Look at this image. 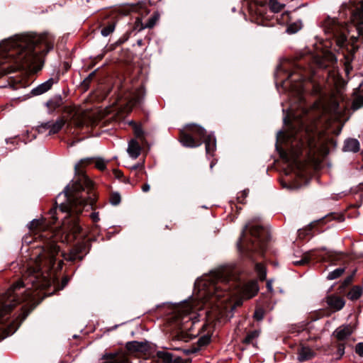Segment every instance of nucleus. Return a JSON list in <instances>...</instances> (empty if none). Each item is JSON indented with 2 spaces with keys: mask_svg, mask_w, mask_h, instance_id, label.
Returning a JSON list of instances; mask_svg holds the SVG:
<instances>
[{
  "mask_svg": "<svg viewBox=\"0 0 363 363\" xmlns=\"http://www.w3.org/2000/svg\"><path fill=\"white\" fill-rule=\"evenodd\" d=\"M355 352L361 357H363V342H359L355 346Z\"/></svg>",
  "mask_w": 363,
  "mask_h": 363,
  "instance_id": "37",
  "label": "nucleus"
},
{
  "mask_svg": "<svg viewBox=\"0 0 363 363\" xmlns=\"http://www.w3.org/2000/svg\"><path fill=\"white\" fill-rule=\"evenodd\" d=\"M145 28V24L143 23L142 19L140 18H137L134 23L133 29L137 31H140Z\"/></svg>",
  "mask_w": 363,
  "mask_h": 363,
  "instance_id": "32",
  "label": "nucleus"
},
{
  "mask_svg": "<svg viewBox=\"0 0 363 363\" xmlns=\"http://www.w3.org/2000/svg\"><path fill=\"white\" fill-rule=\"evenodd\" d=\"M135 133L137 137H140L142 135V130L139 128H135Z\"/></svg>",
  "mask_w": 363,
  "mask_h": 363,
  "instance_id": "47",
  "label": "nucleus"
},
{
  "mask_svg": "<svg viewBox=\"0 0 363 363\" xmlns=\"http://www.w3.org/2000/svg\"><path fill=\"white\" fill-rule=\"evenodd\" d=\"M179 339L184 340V341H186V340H185V339H184V337H183V335H181L179 337Z\"/></svg>",
  "mask_w": 363,
  "mask_h": 363,
  "instance_id": "55",
  "label": "nucleus"
},
{
  "mask_svg": "<svg viewBox=\"0 0 363 363\" xmlns=\"http://www.w3.org/2000/svg\"><path fill=\"white\" fill-rule=\"evenodd\" d=\"M345 41H346V37H345L344 35H340V36L338 38V39H337V44H338L340 46H341V47H342V46H343V45H344V44H345Z\"/></svg>",
  "mask_w": 363,
  "mask_h": 363,
  "instance_id": "43",
  "label": "nucleus"
},
{
  "mask_svg": "<svg viewBox=\"0 0 363 363\" xmlns=\"http://www.w3.org/2000/svg\"><path fill=\"white\" fill-rule=\"evenodd\" d=\"M202 140L206 145V150L207 154H211L214 152L216 147V139L211 135H206Z\"/></svg>",
  "mask_w": 363,
  "mask_h": 363,
  "instance_id": "18",
  "label": "nucleus"
},
{
  "mask_svg": "<svg viewBox=\"0 0 363 363\" xmlns=\"http://www.w3.org/2000/svg\"><path fill=\"white\" fill-rule=\"evenodd\" d=\"M91 218L94 222H97L99 220V213H92L91 214Z\"/></svg>",
  "mask_w": 363,
  "mask_h": 363,
  "instance_id": "45",
  "label": "nucleus"
},
{
  "mask_svg": "<svg viewBox=\"0 0 363 363\" xmlns=\"http://www.w3.org/2000/svg\"><path fill=\"white\" fill-rule=\"evenodd\" d=\"M315 62L319 67L325 68L328 65L325 62L324 58L317 57L315 58Z\"/></svg>",
  "mask_w": 363,
  "mask_h": 363,
  "instance_id": "39",
  "label": "nucleus"
},
{
  "mask_svg": "<svg viewBox=\"0 0 363 363\" xmlns=\"http://www.w3.org/2000/svg\"><path fill=\"white\" fill-rule=\"evenodd\" d=\"M50 224L45 219L33 220L29 225L30 233L35 239L44 240L43 246L33 253L35 261L28 265L23 280L13 284L0 296V330L1 338L13 334L33 309L34 297L31 288L45 289L54 281L52 269L59 247L51 240L54 233Z\"/></svg>",
  "mask_w": 363,
  "mask_h": 363,
  "instance_id": "1",
  "label": "nucleus"
},
{
  "mask_svg": "<svg viewBox=\"0 0 363 363\" xmlns=\"http://www.w3.org/2000/svg\"><path fill=\"white\" fill-rule=\"evenodd\" d=\"M106 164L107 162L102 158L95 159V167L101 171H104L106 168Z\"/></svg>",
  "mask_w": 363,
  "mask_h": 363,
  "instance_id": "30",
  "label": "nucleus"
},
{
  "mask_svg": "<svg viewBox=\"0 0 363 363\" xmlns=\"http://www.w3.org/2000/svg\"><path fill=\"white\" fill-rule=\"evenodd\" d=\"M126 347L129 351H140L143 347V345L141 342L133 341L128 342Z\"/></svg>",
  "mask_w": 363,
  "mask_h": 363,
  "instance_id": "24",
  "label": "nucleus"
},
{
  "mask_svg": "<svg viewBox=\"0 0 363 363\" xmlns=\"http://www.w3.org/2000/svg\"><path fill=\"white\" fill-rule=\"evenodd\" d=\"M281 156L283 159H285L286 160L289 161V159L288 158V155H287V153L286 152H283L281 154Z\"/></svg>",
  "mask_w": 363,
  "mask_h": 363,
  "instance_id": "52",
  "label": "nucleus"
},
{
  "mask_svg": "<svg viewBox=\"0 0 363 363\" xmlns=\"http://www.w3.org/2000/svg\"><path fill=\"white\" fill-rule=\"evenodd\" d=\"M254 317L257 320H260L263 318V311L261 309L257 310L255 312Z\"/></svg>",
  "mask_w": 363,
  "mask_h": 363,
  "instance_id": "41",
  "label": "nucleus"
},
{
  "mask_svg": "<svg viewBox=\"0 0 363 363\" xmlns=\"http://www.w3.org/2000/svg\"><path fill=\"white\" fill-rule=\"evenodd\" d=\"M358 318H355L349 323L337 327L333 333V337L338 342H345L356 331L358 326Z\"/></svg>",
  "mask_w": 363,
  "mask_h": 363,
  "instance_id": "7",
  "label": "nucleus"
},
{
  "mask_svg": "<svg viewBox=\"0 0 363 363\" xmlns=\"http://www.w3.org/2000/svg\"><path fill=\"white\" fill-rule=\"evenodd\" d=\"M157 21V16L151 17L147 21V22L145 24V28H152L155 25Z\"/></svg>",
  "mask_w": 363,
  "mask_h": 363,
  "instance_id": "36",
  "label": "nucleus"
},
{
  "mask_svg": "<svg viewBox=\"0 0 363 363\" xmlns=\"http://www.w3.org/2000/svg\"><path fill=\"white\" fill-rule=\"evenodd\" d=\"M233 269L229 267H221L211 273L206 281L212 285L208 289L211 299L215 298L224 303L230 301L238 293L245 298H250L257 294L259 288L255 281L245 284L241 289L227 291L229 287L225 284L233 280Z\"/></svg>",
  "mask_w": 363,
  "mask_h": 363,
  "instance_id": "4",
  "label": "nucleus"
},
{
  "mask_svg": "<svg viewBox=\"0 0 363 363\" xmlns=\"http://www.w3.org/2000/svg\"><path fill=\"white\" fill-rule=\"evenodd\" d=\"M46 105L50 110L53 111L61 105V99H56L50 100L47 102Z\"/></svg>",
  "mask_w": 363,
  "mask_h": 363,
  "instance_id": "29",
  "label": "nucleus"
},
{
  "mask_svg": "<svg viewBox=\"0 0 363 363\" xmlns=\"http://www.w3.org/2000/svg\"><path fill=\"white\" fill-rule=\"evenodd\" d=\"M99 119V118L94 117V113L87 111H76L70 118L67 123V128L72 125L77 128L84 125H93Z\"/></svg>",
  "mask_w": 363,
  "mask_h": 363,
  "instance_id": "6",
  "label": "nucleus"
},
{
  "mask_svg": "<svg viewBox=\"0 0 363 363\" xmlns=\"http://www.w3.org/2000/svg\"><path fill=\"white\" fill-rule=\"evenodd\" d=\"M259 336V332L257 330L252 331L249 333L245 339L243 340V342L245 344L252 343L253 341L257 339Z\"/></svg>",
  "mask_w": 363,
  "mask_h": 363,
  "instance_id": "27",
  "label": "nucleus"
},
{
  "mask_svg": "<svg viewBox=\"0 0 363 363\" xmlns=\"http://www.w3.org/2000/svg\"><path fill=\"white\" fill-rule=\"evenodd\" d=\"M315 356V352L308 347H301L298 350V359L305 362L311 359Z\"/></svg>",
  "mask_w": 363,
  "mask_h": 363,
  "instance_id": "15",
  "label": "nucleus"
},
{
  "mask_svg": "<svg viewBox=\"0 0 363 363\" xmlns=\"http://www.w3.org/2000/svg\"><path fill=\"white\" fill-rule=\"evenodd\" d=\"M150 189V186L148 184H145L142 186V190L144 192H147Z\"/></svg>",
  "mask_w": 363,
  "mask_h": 363,
  "instance_id": "46",
  "label": "nucleus"
},
{
  "mask_svg": "<svg viewBox=\"0 0 363 363\" xmlns=\"http://www.w3.org/2000/svg\"><path fill=\"white\" fill-rule=\"evenodd\" d=\"M192 307L189 303H183L177 307L172 316L170 318L171 323L178 327L182 333L190 330L192 325L195 323L191 315Z\"/></svg>",
  "mask_w": 363,
  "mask_h": 363,
  "instance_id": "5",
  "label": "nucleus"
},
{
  "mask_svg": "<svg viewBox=\"0 0 363 363\" xmlns=\"http://www.w3.org/2000/svg\"><path fill=\"white\" fill-rule=\"evenodd\" d=\"M124 359L123 357L114 356L106 360L105 363H123Z\"/></svg>",
  "mask_w": 363,
  "mask_h": 363,
  "instance_id": "35",
  "label": "nucleus"
},
{
  "mask_svg": "<svg viewBox=\"0 0 363 363\" xmlns=\"http://www.w3.org/2000/svg\"><path fill=\"white\" fill-rule=\"evenodd\" d=\"M52 47L53 38L48 33L17 35L9 40L5 45L9 56L17 55L16 69H28L33 72L41 69V66L35 67L33 65L37 60V52L35 49L38 48V52L47 53Z\"/></svg>",
  "mask_w": 363,
  "mask_h": 363,
  "instance_id": "3",
  "label": "nucleus"
},
{
  "mask_svg": "<svg viewBox=\"0 0 363 363\" xmlns=\"http://www.w3.org/2000/svg\"><path fill=\"white\" fill-rule=\"evenodd\" d=\"M357 30H358L359 35H363V21L360 22L357 25Z\"/></svg>",
  "mask_w": 363,
  "mask_h": 363,
  "instance_id": "44",
  "label": "nucleus"
},
{
  "mask_svg": "<svg viewBox=\"0 0 363 363\" xmlns=\"http://www.w3.org/2000/svg\"><path fill=\"white\" fill-rule=\"evenodd\" d=\"M311 259V254L306 253L303 255V257L300 260L294 261L293 263L295 265H303L307 264Z\"/></svg>",
  "mask_w": 363,
  "mask_h": 363,
  "instance_id": "31",
  "label": "nucleus"
},
{
  "mask_svg": "<svg viewBox=\"0 0 363 363\" xmlns=\"http://www.w3.org/2000/svg\"><path fill=\"white\" fill-rule=\"evenodd\" d=\"M131 172L134 174L135 177H139V174L140 172L146 173L145 171H144V164L143 163H138L132 167H130Z\"/></svg>",
  "mask_w": 363,
  "mask_h": 363,
  "instance_id": "23",
  "label": "nucleus"
},
{
  "mask_svg": "<svg viewBox=\"0 0 363 363\" xmlns=\"http://www.w3.org/2000/svg\"><path fill=\"white\" fill-rule=\"evenodd\" d=\"M186 132L191 135H194L196 138L202 140L206 135V130L201 126L196 124H189L186 126Z\"/></svg>",
  "mask_w": 363,
  "mask_h": 363,
  "instance_id": "13",
  "label": "nucleus"
},
{
  "mask_svg": "<svg viewBox=\"0 0 363 363\" xmlns=\"http://www.w3.org/2000/svg\"><path fill=\"white\" fill-rule=\"evenodd\" d=\"M93 159L81 160L75 166V177L70 184L65 189L64 192L57 195L55 205L59 206L61 212H66L70 218H65L62 221V230L63 233H72L74 235L80 233L81 227L78 218L72 214L82 212L86 204H92L91 191L93 188L92 182L84 174L82 167L91 163ZM57 206L49 211L50 218L55 223L57 220Z\"/></svg>",
  "mask_w": 363,
  "mask_h": 363,
  "instance_id": "2",
  "label": "nucleus"
},
{
  "mask_svg": "<svg viewBox=\"0 0 363 363\" xmlns=\"http://www.w3.org/2000/svg\"><path fill=\"white\" fill-rule=\"evenodd\" d=\"M66 121L63 118H58L56 121H48L43 123L38 126L40 133H45L48 131V135L55 134L58 133L65 125Z\"/></svg>",
  "mask_w": 363,
  "mask_h": 363,
  "instance_id": "8",
  "label": "nucleus"
},
{
  "mask_svg": "<svg viewBox=\"0 0 363 363\" xmlns=\"http://www.w3.org/2000/svg\"><path fill=\"white\" fill-rule=\"evenodd\" d=\"M159 357L163 359L164 363H172V355L168 352H159Z\"/></svg>",
  "mask_w": 363,
  "mask_h": 363,
  "instance_id": "33",
  "label": "nucleus"
},
{
  "mask_svg": "<svg viewBox=\"0 0 363 363\" xmlns=\"http://www.w3.org/2000/svg\"><path fill=\"white\" fill-rule=\"evenodd\" d=\"M144 96L145 91L144 89L141 86L130 95L127 101V106L129 108H131L137 104H139L143 99Z\"/></svg>",
  "mask_w": 363,
  "mask_h": 363,
  "instance_id": "9",
  "label": "nucleus"
},
{
  "mask_svg": "<svg viewBox=\"0 0 363 363\" xmlns=\"http://www.w3.org/2000/svg\"><path fill=\"white\" fill-rule=\"evenodd\" d=\"M267 286L269 289V291H272V281L269 280L267 281Z\"/></svg>",
  "mask_w": 363,
  "mask_h": 363,
  "instance_id": "48",
  "label": "nucleus"
},
{
  "mask_svg": "<svg viewBox=\"0 0 363 363\" xmlns=\"http://www.w3.org/2000/svg\"><path fill=\"white\" fill-rule=\"evenodd\" d=\"M116 23H110L107 26H104L101 31V33L103 36H108L111 33H112L115 30Z\"/></svg>",
  "mask_w": 363,
  "mask_h": 363,
  "instance_id": "25",
  "label": "nucleus"
},
{
  "mask_svg": "<svg viewBox=\"0 0 363 363\" xmlns=\"http://www.w3.org/2000/svg\"><path fill=\"white\" fill-rule=\"evenodd\" d=\"M114 174L116 177H120L123 175V173L120 170H114Z\"/></svg>",
  "mask_w": 363,
  "mask_h": 363,
  "instance_id": "49",
  "label": "nucleus"
},
{
  "mask_svg": "<svg viewBox=\"0 0 363 363\" xmlns=\"http://www.w3.org/2000/svg\"><path fill=\"white\" fill-rule=\"evenodd\" d=\"M301 91H302V86L300 84L299 86H298V89L297 90V92H298V94H301Z\"/></svg>",
  "mask_w": 363,
  "mask_h": 363,
  "instance_id": "54",
  "label": "nucleus"
},
{
  "mask_svg": "<svg viewBox=\"0 0 363 363\" xmlns=\"http://www.w3.org/2000/svg\"><path fill=\"white\" fill-rule=\"evenodd\" d=\"M110 202L113 205H118L121 202V196L118 193H113L111 195Z\"/></svg>",
  "mask_w": 363,
  "mask_h": 363,
  "instance_id": "34",
  "label": "nucleus"
},
{
  "mask_svg": "<svg viewBox=\"0 0 363 363\" xmlns=\"http://www.w3.org/2000/svg\"><path fill=\"white\" fill-rule=\"evenodd\" d=\"M255 269L259 278L261 280L265 279L267 275L265 267L262 264L259 263L256 264Z\"/></svg>",
  "mask_w": 363,
  "mask_h": 363,
  "instance_id": "26",
  "label": "nucleus"
},
{
  "mask_svg": "<svg viewBox=\"0 0 363 363\" xmlns=\"http://www.w3.org/2000/svg\"><path fill=\"white\" fill-rule=\"evenodd\" d=\"M180 141L183 145L189 147H198L201 144V141L196 142L193 136L186 130V127L181 131Z\"/></svg>",
  "mask_w": 363,
  "mask_h": 363,
  "instance_id": "10",
  "label": "nucleus"
},
{
  "mask_svg": "<svg viewBox=\"0 0 363 363\" xmlns=\"http://www.w3.org/2000/svg\"><path fill=\"white\" fill-rule=\"evenodd\" d=\"M1 71H2V69L0 67V73L1 72Z\"/></svg>",
  "mask_w": 363,
  "mask_h": 363,
  "instance_id": "56",
  "label": "nucleus"
},
{
  "mask_svg": "<svg viewBox=\"0 0 363 363\" xmlns=\"http://www.w3.org/2000/svg\"><path fill=\"white\" fill-rule=\"evenodd\" d=\"M127 152L132 159H137L139 157L141 152V146L136 140L132 139L128 142Z\"/></svg>",
  "mask_w": 363,
  "mask_h": 363,
  "instance_id": "12",
  "label": "nucleus"
},
{
  "mask_svg": "<svg viewBox=\"0 0 363 363\" xmlns=\"http://www.w3.org/2000/svg\"><path fill=\"white\" fill-rule=\"evenodd\" d=\"M363 106V86L360 88L358 95L354 99L353 107L358 109Z\"/></svg>",
  "mask_w": 363,
  "mask_h": 363,
  "instance_id": "21",
  "label": "nucleus"
},
{
  "mask_svg": "<svg viewBox=\"0 0 363 363\" xmlns=\"http://www.w3.org/2000/svg\"><path fill=\"white\" fill-rule=\"evenodd\" d=\"M352 280V276H350L349 277H347L345 280V284H350Z\"/></svg>",
  "mask_w": 363,
  "mask_h": 363,
  "instance_id": "51",
  "label": "nucleus"
},
{
  "mask_svg": "<svg viewBox=\"0 0 363 363\" xmlns=\"http://www.w3.org/2000/svg\"><path fill=\"white\" fill-rule=\"evenodd\" d=\"M269 6L270 9L274 13L281 11L284 6V5L279 3L278 0H269Z\"/></svg>",
  "mask_w": 363,
  "mask_h": 363,
  "instance_id": "22",
  "label": "nucleus"
},
{
  "mask_svg": "<svg viewBox=\"0 0 363 363\" xmlns=\"http://www.w3.org/2000/svg\"><path fill=\"white\" fill-rule=\"evenodd\" d=\"M344 272H345V268H342V267L337 268L328 274V279H330V280L335 279L338 278L339 277H340L343 274Z\"/></svg>",
  "mask_w": 363,
  "mask_h": 363,
  "instance_id": "28",
  "label": "nucleus"
},
{
  "mask_svg": "<svg viewBox=\"0 0 363 363\" xmlns=\"http://www.w3.org/2000/svg\"><path fill=\"white\" fill-rule=\"evenodd\" d=\"M337 354L340 357L345 354V344L343 342H340L337 345Z\"/></svg>",
  "mask_w": 363,
  "mask_h": 363,
  "instance_id": "38",
  "label": "nucleus"
},
{
  "mask_svg": "<svg viewBox=\"0 0 363 363\" xmlns=\"http://www.w3.org/2000/svg\"><path fill=\"white\" fill-rule=\"evenodd\" d=\"M343 150L346 152H358L359 150V143L357 139H347L345 142Z\"/></svg>",
  "mask_w": 363,
  "mask_h": 363,
  "instance_id": "17",
  "label": "nucleus"
},
{
  "mask_svg": "<svg viewBox=\"0 0 363 363\" xmlns=\"http://www.w3.org/2000/svg\"><path fill=\"white\" fill-rule=\"evenodd\" d=\"M240 195H239L238 196V200L240 203H243L244 202V200L247 197V194H248V191H243L242 192L240 193Z\"/></svg>",
  "mask_w": 363,
  "mask_h": 363,
  "instance_id": "40",
  "label": "nucleus"
},
{
  "mask_svg": "<svg viewBox=\"0 0 363 363\" xmlns=\"http://www.w3.org/2000/svg\"><path fill=\"white\" fill-rule=\"evenodd\" d=\"M247 230L250 233V234L252 236L257 238H259L262 236V235L264 233L263 228L259 225H246L243 233Z\"/></svg>",
  "mask_w": 363,
  "mask_h": 363,
  "instance_id": "19",
  "label": "nucleus"
},
{
  "mask_svg": "<svg viewBox=\"0 0 363 363\" xmlns=\"http://www.w3.org/2000/svg\"><path fill=\"white\" fill-rule=\"evenodd\" d=\"M362 294V289L359 286H353L347 294V297L350 300H357Z\"/></svg>",
  "mask_w": 363,
  "mask_h": 363,
  "instance_id": "20",
  "label": "nucleus"
},
{
  "mask_svg": "<svg viewBox=\"0 0 363 363\" xmlns=\"http://www.w3.org/2000/svg\"><path fill=\"white\" fill-rule=\"evenodd\" d=\"M326 303L330 308L334 309L335 311L341 310L345 304V302L342 298L336 296H328L326 298Z\"/></svg>",
  "mask_w": 363,
  "mask_h": 363,
  "instance_id": "11",
  "label": "nucleus"
},
{
  "mask_svg": "<svg viewBox=\"0 0 363 363\" xmlns=\"http://www.w3.org/2000/svg\"><path fill=\"white\" fill-rule=\"evenodd\" d=\"M209 341H210V337H207V336H204V337H201L199 340V344L200 345H204L208 344L209 342Z\"/></svg>",
  "mask_w": 363,
  "mask_h": 363,
  "instance_id": "42",
  "label": "nucleus"
},
{
  "mask_svg": "<svg viewBox=\"0 0 363 363\" xmlns=\"http://www.w3.org/2000/svg\"><path fill=\"white\" fill-rule=\"evenodd\" d=\"M300 152H296L294 155H293V160H296V158L298 156Z\"/></svg>",
  "mask_w": 363,
  "mask_h": 363,
  "instance_id": "53",
  "label": "nucleus"
},
{
  "mask_svg": "<svg viewBox=\"0 0 363 363\" xmlns=\"http://www.w3.org/2000/svg\"><path fill=\"white\" fill-rule=\"evenodd\" d=\"M77 253H75V252H72L71 253V255H70V259L74 260V259H77Z\"/></svg>",
  "mask_w": 363,
  "mask_h": 363,
  "instance_id": "50",
  "label": "nucleus"
},
{
  "mask_svg": "<svg viewBox=\"0 0 363 363\" xmlns=\"http://www.w3.org/2000/svg\"><path fill=\"white\" fill-rule=\"evenodd\" d=\"M55 82L56 81H55L52 78H50L46 82L33 89L31 93L34 96L41 95L50 90Z\"/></svg>",
  "mask_w": 363,
  "mask_h": 363,
  "instance_id": "14",
  "label": "nucleus"
},
{
  "mask_svg": "<svg viewBox=\"0 0 363 363\" xmlns=\"http://www.w3.org/2000/svg\"><path fill=\"white\" fill-rule=\"evenodd\" d=\"M323 27L325 33L335 35L337 31V26L335 25V21L328 18L323 23Z\"/></svg>",
  "mask_w": 363,
  "mask_h": 363,
  "instance_id": "16",
  "label": "nucleus"
}]
</instances>
